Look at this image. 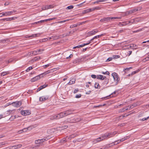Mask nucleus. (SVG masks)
<instances>
[{
  "instance_id": "10",
  "label": "nucleus",
  "mask_w": 149,
  "mask_h": 149,
  "mask_svg": "<svg viewBox=\"0 0 149 149\" xmlns=\"http://www.w3.org/2000/svg\"><path fill=\"white\" fill-rule=\"evenodd\" d=\"M21 114L24 116H27L30 114V113L29 110L23 111H21Z\"/></svg>"
},
{
  "instance_id": "26",
  "label": "nucleus",
  "mask_w": 149,
  "mask_h": 149,
  "mask_svg": "<svg viewBox=\"0 0 149 149\" xmlns=\"http://www.w3.org/2000/svg\"><path fill=\"white\" fill-rule=\"evenodd\" d=\"M40 35V33L35 34L29 36V37H36L39 36Z\"/></svg>"
},
{
  "instance_id": "15",
  "label": "nucleus",
  "mask_w": 149,
  "mask_h": 149,
  "mask_svg": "<svg viewBox=\"0 0 149 149\" xmlns=\"http://www.w3.org/2000/svg\"><path fill=\"white\" fill-rule=\"evenodd\" d=\"M134 22V21L132 20L126 22H123V23L122 25L123 26H125L130 23H131L132 24H133Z\"/></svg>"
},
{
  "instance_id": "11",
  "label": "nucleus",
  "mask_w": 149,
  "mask_h": 149,
  "mask_svg": "<svg viewBox=\"0 0 149 149\" xmlns=\"http://www.w3.org/2000/svg\"><path fill=\"white\" fill-rule=\"evenodd\" d=\"M53 7H54V6L53 5H46L45 6V7H42V9H43V10L47 9H48L53 8Z\"/></svg>"
},
{
  "instance_id": "61",
  "label": "nucleus",
  "mask_w": 149,
  "mask_h": 149,
  "mask_svg": "<svg viewBox=\"0 0 149 149\" xmlns=\"http://www.w3.org/2000/svg\"><path fill=\"white\" fill-rule=\"evenodd\" d=\"M136 46V45L135 44H132L130 46V47H135Z\"/></svg>"
},
{
  "instance_id": "40",
  "label": "nucleus",
  "mask_w": 149,
  "mask_h": 149,
  "mask_svg": "<svg viewBox=\"0 0 149 149\" xmlns=\"http://www.w3.org/2000/svg\"><path fill=\"white\" fill-rule=\"evenodd\" d=\"M69 20H70V19L65 20H64L63 21H61L58 22V23H61L65 22H66L67 21H68Z\"/></svg>"
},
{
  "instance_id": "42",
  "label": "nucleus",
  "mask_w": 149,
  "mask_h": 149,
  "mask_svg": "<svg viewBox=\"0 0 149 149\" xmlns=\"http://www.w3.org/2000/svg\"><path fill=\"white\" fill-rule=\"evenodd\" d=\"M14 18H6L4 19L6 20L7 21H10L14 19Z\"/></svg>"
},
{
  "instance_id": "45",
  "label": "nucleus",
  "mask_w": 149,
  "mask_h": 149,
  "mask_svg": "<svg viewBox=\"0 0 149 149\" xmlns=\"http://www.w3.org/2000/svg\"><path fill=\"white\" fill-rule=\"evenodd\" d=\"M91 42H92L90 40L89 41H88V43H84L83 44H84V46L85 45H89V44H90V43H91Z\"/></svg>"
},
{
  "instance_id": "38",
  "label": "nucleus",
  "mask_w": 149,
  "mask_h": 149,
  "mask_svg": "<svg viewBox=\"0 0 149 149\" xmlns=\"http://www.w3.org/2000/svg\"><path fill=\"white\" fill-rule=\"evenodd\" d=\"M101 73L104 74H106L107 75H109V72L108 71H106L105 72H102Z\"/></svg>"
},
{
  "instance_id": "2",
  "label": "nucleus",
  "mask_w": 149,
  "mask_h": 149,
  "mask_svg": "<svg viewBox=\"0 0 149 149\" xmlns=\"http://www.w3.org/2000/svg\"><path fill=\"white\" fill-rule=\"evenodd\" d=\"M72 113V111L71 110H68L64 112H61L56 116H54V119H59L62 118L63 117L69 114H71Z\"/></svg>"
},
{
  "instance_id": "9",
  "label": "nucleus",
  "mask_w": 149,
  "mask_h": 149,
  "mask_svg": "<svg viewBox=\"0 0 149 149\" xmlns=\"http://www.w3.org/2000/svg\"><path fill=\"white\" fill-rule=\"evenodd\" d=\"M141 9L140 8H137L132 9L129 11V14H132V13H136L138 10H140Z\"/></svg>"
},
{
  "instance_id": "48",
  "label": "nucleus",
  "mask_w": 149,
  "mask_h": 149,
  "mask_svg": "<svg viewBox=\"0 0 149 149\" xmlns=\"http://www.w3.org/2000/svg\"><path fill=\"white\" fill-rule=\"evenodd\" d=\"M77 27V25H76V24H74L72 25H71L70 26V28H74V27Z\"/></svg>"
},
{
  "instance_id": "7",
  "label": "nucleus",
  "mask_w": 149,
  "mask_h": 149,
  "mask_svg": "<svg viewBox=\"0 0 149 149\" xmlns=\"http://www.w3.org/2000/svg\"><path fill=\"white\" fill-rule=\"evenodd\" d=\"M33 126H29L27 128H24L23 129L20 130L19 132L20 133H22V132H26L28 130H30L33 128Z\"/></svg>"
},
{
  "instance_id": "59",
  "label": "nucleus",
  "mask_w": 149,
  "mask_h": 149,
  "mask_svg": "<svg viewBox=\"0 0 149 149\" xmlns=\"http://www.w3.org/2000/svg\"><path fill=\"white\" fill-rule=\"evenodd\" d=\"M54 37H55L54 36H53L52 37H50V38H48L47 39V40H50V39H54Z\"/></svg>"
},
{
  "instance_id": "31",
  "label": "nucleus",
  "mask_w": 149,
  "mask_h": 149,
  "mask_svg": "<svg viewBox=\"0 0 149 149\" xmlns=\"http://www.w3.org/2000/svg\"><path fill=\"white\" fill-rule=\"evenodd\" d=\"M74 8V6H73L71 5L69 6H68L66 8V9L67 10H70V9H72V8Z\"/></svg>"
},
{
  "instance_id": "24",
  "label": "nucleus",
  "mask_w": 149,
  "mask_h": 149,
  "mask_svg": "<svg viewBox=\"0 0 149 149\" xmlns=\"http://www.w3.org/2000/svg\"><path fill=\"white\" fill-rule=\"evenodd\" d=\"M1 42L3 43H7L9 42V40L8 39H4L1 40Z\"/></svg>"
},
{
  "instance_id": "56",
  "label": "nucleus",
  "mask_w": 149,
  "mask_h": 149,
  "mask_svg": "<svg viewBox=\"0 0 149 149\" xmlns=\"http://www.w3.org/2000/svg\"><path fill=\"white\" fill-rule=\"evenodd\" d=\"M91 77L95 79L97 77V76L95 75L92 74L91 75Z\"/></svg>"
},
{
  "instance_id": "21",
  "label": "nucleus",
  "mask_w": 149,
  "mask_h": 149,
  "mask_svg": "<svg viewBox=\"0 0 149 149\" xmlns=\"http://www.w3.org/2000/svg\"><path fill=\"white\" fill-rule=\"evenodd\" d=\"M104 81L103 83L104 85H107L108 84L109 82V79L108 78L105 77V78H104Z\"/></svg>"
},
{
  "instance_id": "32",
  "label": "nucleus",
  "mask_w": 149,
  "mask_h": 149,
  "mask_svg": "<svg viewBox=\"0 0 149 149\" xmlns=\"http://www.w3.org/2000/svg\"><path fill=\"white\" fill-rule=\"evenodd\" d=\"M1 14H3V15H5V16L10 15L8 12H6L5 13L2 12L1 13Z\"/></svg>"
},
{
  "instance_id": "27",
  "label": "nucleus",
  "mask_w": 149,
  "mask_h": 149,
  "mask_svg": "<svg viewBox=\"0 0 149 149\" xmlns=\"http://www.w3.org/2000/svg\"><path fill=\"white\" fill-rule=\"evenodd\" d=\"M49 139V138L48 137L47 138V137H45L43 139H40V140H41L42 143L43 142Z\"/></svg>"
},
{
  "instance_id": "52",
  "label": "nucleus",
  "mask_w": 149,
  "mask_h": 149,
  "mask_svg": "<svg viewBox=\"0 0 149 149\" xmlns=\"http://www.w3.org/2000/svg\"><path fill=\"white\" fill-rule=\"evenodd\" d=\"M79 91V90L78 88H77L76 89H74V91L73 93H77Z\"/></svg>"
},
{
  "instance_id": "47",
  "label": "nucleus",
  "mask_w": 149,
  "mask_h": 149,
  "mask_svg": "<svg viewBox=\"0 0 149 149\" xmlns=\"http://www.w3.org/2000/svg\"><path fill=\"white\" fill-rule=\"evenodd\" d=\"M36 80H37V79H36V77H34L31 79V81L32 82L35 81Z\"/></svg>"
},
{
  "instance_id": "36",
  "label": "nucleus",
  "mask_w": 149,
  "mask_h": 149,
  "mask_svg": "<svg viewBox=\"0 0 149 149\" xmlns=\"http://www.w3.org/2000/svg\"><path fill=\"white\" fill-rule=\"evenodd\" d=\"M33 68L31 66H30L26 70V72H29L30 70H31L33 69Z\"/></svg>"
},
{
  "instance_id": "6",
  "label": "nucleus",
  "mask_w": 149,
  "mask_h": 149,
  "mask_svg": "<svg viewBox=\"0 0 149 149\" xmlns=\"http://www.w3.org/2000/svg\"><path fill=\"white\" fill-rule=\"evenodd\" d=\"M99 31L97 29L93 30H92L89 31L88 32V34L89 36L94 35L96 33L98 32Z\"/></svg>"
},
{
  "instance_id": "58",
  "label": "nucleus",
  "mask_w": 149,
  "mask_h": 149,
  "mask_svg": "<svg viewBox=\"0 0 149 149\" xmlns=\"http://www.w3.org/2000/svg\"><path fill=\"white\" fill-rule=\"evenodd\" d=\"M100 2H101L100 0H97L95 1V2H94L93 3L94 4H95V3H100Z\"/></svg>"
},
{
  "instance_id": "19",
  "label": "nucleus",
  "mask_w": 149,
  "mask_h": 149,
  "mask_svg": "<svg viewBox=\"0 0 149 149\" xmlns=\"http://www.w3.org/2000/svg\"><path fill=\"white\" fill-rule=\"evenodd\" d=\"M104 78H105V76L101 75H97V79H99L101 80H104Z\"/></svg>"
},
{
  "instance_id": "33",
  "label": "nucleus",
  "mask_w": 149,
  "mask_h": 149,
  "mask_svg": "<svg viewBox=\"0 0 149 149\" xmlns=\"http://www.w3.org/2000/svg\"><path fill=\"white\" fill-rule=\"evenodd\" d=\"M89 12H89V9H87L86 10H83V11L82 13H83L85 14V13H88Z\"/></svg>"
},
{
  "instance_id": "23",
  "label": "nucleus",
  "mask_w": 149,
  "mask_h": 149,
  "mask_svg": "<svg viewBox=\"0 0 149 149\" xmlns=\"http://www.w3.org/2000/svg\"><path fill=\"white\" fill-rule=\"evenodd\" d=\"M9 73L10 72L9 71L4 72L1 73V76H3Z\"/></svg>"
},
{
  "instance_id": "35",
  "label": "nucleus",
  "mask_w": 149,
  "mask_h": 149,
  "mask_svg": "<svg viewBox=\"0 0 149 149\" xmlns=\"http://www.w3.org/2000/svg\"><path fill=\"white\" fill-rule=\"evenodd\" d=\"M32 55H36L37 54H38V53L37 51L36 50L33 51L32 53Z\"/></svg>"
},
{
  "instance_id": "54",
  "label": "nucleus",
  "mask_w": 149,
  "mask_h": 149,
  "mask_svg": "<svg viewBox=\"0 0 149 149\" xmlns=\"http://www.w3.org/2000/svg\"><path fill=\"white\" fill-rule=\"evenodd\" d=\"M112 60V58H111L110 57L109 58L106 60V62H109L110 61H111Z\"/></svg>"
},
{
  "instance_id": "53",
  "label": "nucleus",
  "mask_w": 149,
  "mask_h": 149,
  "mask_svg": "<svg viewBox=\"0 0 149 149\" xmlns=\"http://www.w3.org/2000/svg\"><path fill=\"white\" fill-rule=\"evenodd\" d=\"M37 51L38 52V54H40L41 53H40V52L41 51H42L43 50L41 49H39L37 50Z\"/></svg>"
},
{
  "instance_id": "46",
  "label": "nucleus",
  "mask_w": 149,
  "mask_h": 149,
  "mask_svg": "<svg viewBox=\"0 0 149 149\" xmlns=\"http://www.w3.org/2000/svg\"><path fill=\"white\" fill-rule=\"evenodd\" d=\"M16 12V10H14L13 11L8 12L9 13V15H10L11 14L13 13H15Z\"/></svg>"
},
{
  "instance_id": "18",
  "label": "nucleus",
  "mask_w": 149,
  "mask_h": 149,
  "mask_svg": "<svg viewBox=\"0 0 149 149\" xmlns=\"http://www.w3.org/2000/svg\"><path fill=\"white\" fill-rule=\"evenodd\" d=\"M54 70L53 69H50L45 72L43 73H42V74H43V76L44 75H45L51 72H52Z\"/></svg>"
},
{
  "instance_id": "60",
  "label": "nucleus",
  "mask_w": 149,
  "mask_h": 149,
  "mask_svg": "<svg viewBox=\"0 0 149 149\" xmlns=\"http://www.w3.org/2000/svg\"><path fill=\"white\" fill-rule=\"evenodd\" d=\"M56 19V17H53V18H51L49 19H48V20L49 21H51V20H53L55 19Z\"/></svg>"
},
{
  "instance_id": "8",
  "label": "nucleus",
  "mask_w": 149,
  "mask_h": 149,
  "mask_svg": "<svg viewBox=\"0 0 149 149\" xmlns=\"http://www.w3.org/2000/svg\"><path fill=\"white\" fill-rule=\"evenodd\" d=\"M49 97V96L48 95L43 96L41 97H40L39 98V100L40 101H45L47 100Z\"/></svg>"
},
{
  "instance_id": "20",
  "label": "nucleus",
  "mask_w": 149,
  "mask_h": 149,
  "mask_svg": "<svg viewBox=\"0 0 149 149\" xmlns=\"http://www.w3.org/2000/svg\"><path fill=\"white\" fill-rule=\"evenodd\" d=\"M104 35V34H101L99 35H98V36H95L93 38H92L90 40L91 41V42H92V41L93 40H94V39L98 38H100V37L102 36H103Z\"/></svg>"
},
{
  "instance_id": "3",
  "label": "nucleus",
  "mask_w": 149,
  "mask_h": 149,
  "mask_svg": "<svg viewBox=\"0 0 149 149\" xmlns=\"http://www.w3.org/2000/svg\"><path fill=\"white\" fill-rule=\"evenodd\" d=\"M120 19L121 17H107L101 19L100 20V21L102 22H108L112 21L114 19Z\"/></svg>"
},
{
  "instance_id": "43",
  "label": "nucleus",
  "mask_w": 149,
  "mask_h": 149,
  "mask_svg": "<svg viewBox=\"0 0 149 149\" xmlns=\"http://www.w3.org/2000/svg\"><path fill=\"white\" fill-rule=\"evenodd\" d=\"M94 8L95 10H99L100 9L101 7H100L97 6V7H94Z\"/></svg>"
},
{
  "instance_id": "12",
  "label": "nucleus",
  "mask_w": 149,
  "mask_h": 149,
  "mask_svg": "<svg viewBox=\"0 0 149 149\" xmlns=\"http://www.w3.org/2000/svg\"><path fill=\"white\" fill-rule=\"evenodd\" d=\"M68 139V136H67L65 137L64 138L61 139L60 140V142L62 143H64L69 141Z\"/></svg>"
},
{
  "instance_id": "30",
  "label": "nucleus",
  "mask_w": 149,
  "mask_h": 149,
  "mask_svg": "<svg viewBox=\"0 0 149 149\" xmlns=\"http://www.w3.org/2000/svg\"><path fill=\"white\" fill-rule=\"evenodd\" d=\"M36 78V79H37V80H39L40 79L41 77H43V74H39L38 76L35 77Z\"/></svg>"
},
{
  "instance_id": "37",
  "label": "nucleus",
  "mask_w": 149,
  "mask_h": 149,
  "mask_svg": "<svg viewBox=\"0 0 149 149\" xmlns=\"http://www.w3.org/2000/svg\"><path fill=\"white\" fill-rule=\"evenodd\" d=\"M49 21L48 20V19H45V20H41L40 22H36L35 23H36V24H37V23H39L40 22H47V21Z\"/></svg>"
},
{
  "instance_id": "62",
  "label": "nucleus",
  "mask_w": 149,
  "mask_h": 149,
  "mask_svg": "<svg viewBox=\"0 0 149 149\" xmlns=\"http://www.w3.org/2000/svg\"><path fill=\"white\" fill-rule=\"evenodd\" d=\"M131 108V107H126L125 108V111L126 110H127L129 109H130Z\"/></svg>"
},
{
  "instance_id": "55",
  "label": "nucleus",
  "mask_w": 149,
  "mask_h": 149,
  "mask_svg": "<svg viewBox=\"0 0 149 149\" xmlns=\"http://www.w3.org/2000/svg\"><path fill=\"white\" fill-rule=\"evenodd\" d=\"M50 65L49 64H47L45 65H44L43 66V67L44 68H46L48 67Z\"/></svg>"
},
{
  "instance_id": "49",
  "label": "nucleus",
  "mask_w": 149,
  "mask_h": 149,
  "mask_svg": "<svg viewBox=\"0 0 149 149\" xmlns=\"http://www.w3.org/2000/svg\"><path fill=\"white\" fill-rule=\"evenodd\" d=\"M81 94L76 95L75 96L76 98H78L80 97H81Z\"/></svg>"
},
{
  "instance_id": "13",
  "label": "nucleus",
  "mask_w": 149,
  "mask_h": 149,
  "mask_svg": "<svg viewBox=\"0 0 149 149\" xmlns=\"http://www.w3.org/2000/svg\"><path fill=\"white\" fill-rule=\"evenodd\" d=\"M77 134H74L71 135H70L69 136H68V140L69 141L72 138H73L75 137L76 136H77Z\"/></svg>"
},
{
  "instance_id": "16",
  "label": "nucleus",
  "mask_w": 149,
  "mask_h": 149,
  "mask_svg": "<svg viewBox=\"0 0 149 149\" xmlns=\"http://www.w3.org/2000/svg\"><path fill=\"white\" fill-rule=\"evenodd\" d=\"M22 145L21 144H18L16 145L13 146L11 147L12 149H17L18 148H21Z\"/></svg>"
},
{
  "instance_id": "14",
  "label": "nucleus",
  "mask_w": 149,
  "mask_h": 149,
  "mask_svg": "<svg viewBox=\"0 0 149 149\" xmlns=\"http://www.w3.org/2000/svg\"><path fill=\"white\" fill-rule=\"evenodd\" d=\"M80 120V119L79 118H73L70 120V121H68L70 123H75L79 121Z\"/></svg>"
},
{
  "instance_id": "1",
  "label": "nucleus",
  "mask_w": 149,
  "mask_h": 149,
  "mask_svg": "<svg viewBox=\"0 0 149 149\" xmlns=\"http://www.w3.org/2000/svg\"><path fill=\"white\" fill-rule=\"evenodd\" d=\"M116 134V132H113L109 133H105L102 135V137H99L96 139V142H98L101 140H103L107 137H110L113 136Z\"/></svg>"
},
{
  "instance_id": "22",
  "label": "nucleus",
  "mask_w": 149,
  "mask_h": 149,
  "mask_svg": "<svg viewBox=\"0 0 149 149\" xmlns=\"http://www.w3.org/2000/svg\"><path fill=\"white\" fill-rule=\"evenodd\" d=\"M76 79L74 78H72L70 80L69 82L68 83V85H71L74 84L75 83Z\"/></svg>"
},
{
  "instance_id": "34",
  "label": "nucleus",
  "mask_w": 149,
  "mask_h": 149,
  "mask_svg": "<svg viewBox=\"0 0 149 149\" xmlns=\"http://www.w3.org/2000/svg\"><path fill=\"white\" fill-rule=\"evenodd\" d=\"M132 68V67H130L129 68H125L124 70V71L125 72V73H127V71L129 70L130 69H131Z\"/></svg>"
},
{
  "instance_id": "64",
  "label": "nucleus",
  "mask_w": 149,
  "mask_h": 149,
  "mask_svg": "<svg viewBox=\"0 0 149 149\" xmlns=\"http://www.w3.org/2000/svg\"><path fill=\"white\" fill-rule=\"evenodd\" d=\"M137 72L136 71H133V72H132V73H131V74L133 75L134 74H136V73Z\"/></svg>"
},
{
  "instance_id": "63",
  "label": "nucleus",
  "mask_w": 149,
  "mask_h": 149,
  "mask_svg": "<svg viewBox=\"0 0 149 149\" xmlns=\"http://www.w3.org/2000/svg\"><path fill=\"white\" fill-rule=\"evenodd\" d=\"M15 118V116H11L10 118V120H13V119H14Z\"/></svg>"
},
{
  "instance_id": "51",
  "label": "nucleus",
  "mask_w": 149,
  "mask_h": 149,
  "mask_svg": "<svg viewBox=\"0 0 149 149\" xmlns=\"http://www.w3.org/2000/svg\"><path fill=\"white\" fill-rule=\"evenodd\" d=\"M89 10V12H91V11H92L95 10L94 7H93L91 8H88Z\"/></svg>"
},
{
  "instance_id": "29",
  "label": "nucleus",
  "mask_w": 149,
  "mask_h": 149,
  "mask_svg": "<svg viewBox=\"0 0 149 149\" xmlns=\"http://www.w3.org/2000/svg\"><path fill=\"white\" fill-rule=\"evenodd\" d=\"M35 143L36 144H40L42 143L40 139L36 140Z\"/></svg>"
},
{
  "instance_id": "28",
  "label": "nucleus",
  "mask_w": 149,
  "mask_h": 149,
  "mask_svg": "<svg viewBox=\"0 0 149 149\" xmlns=\"http://www.w3.org/2000/svg\"><path fill=\"white\" fill-rule=\"evenodd\" d=\"M94 86L95 88H96L99 89L100 88V86L97 83H95Z\"/></svg>"
},
{
  "instance_id": "57",
  "label": "nucleus",
  "mask_w": 149,
  "mask_h": 149,
  "mask_svg": "<svg viewBox=\"0 0 149 149\" xmlns=\"http://www.w3.org/2000/svg\"><path fill=\"white\" fill-rule=\"evenodd\" d=\"M125 111V108H123L122 109H120L119 111V112H122Z\"/></svg>"
},
{
  "instance_id": "50",
  "label": "nucleus",
  "mask_w": 149,
  "mask_h": 149,
  "mask_svg": "<svg viewBox=\"0 0 149 149\" xmlns=\"http://www.w3.org/2000/svg\"><path fill=\"white\" fill-rule=\"evenodd\" d=\"M13 59L12 58H10L9 60L8 61H7L8 62V63H10L12 62L13 61Z\"/></svg>"
},
{
  "instance_id": "25",
  "label": "nucleus",
  "mask_w": 149,
  "mask_h": 149,
  "mask_svg": "<svg viewBox=\"0 0 149 149\" xmlns=\"http://www.w3.org/2000/svg\"><path fill=\"white\" fill-rule=\"evenodd\" d=\"M127 136L125 137H124V138H122L121 139H120V140H118L116 142H117V143H119L120 142H122V141H124L126 139H127ZM117 144V143H116Z\"/></svg>"
},
{
  "instance_id": "39",
  "label": "nucleus",
  "mask_w": 149,
  "mask_h": 149,
  "mask_svg": "<svg viewBox=\"0 0 149 149\" xmlns=\"http://www.w3.org/2000/svg\"><path fill=\"white\" fill-rule=\"evenodd\" d=\"M143 30V29H139L136 31H133V33H137V32H140V31H141Z\"/></svg>"
},
{
  "instance_id": "5",
  "label": "nucleus",
  "mask_w": 149,
  "mask_h": 149,
  "mask_svg": "<svg viewBox=\"0 0 149 149\" xmlns=\"http://www.w3.org/2000/svg\"><path fill=\"white\" fill-rule=\"evenodd\" d=\"M10 104H12L13 106L16 107H19L22 104V102L20 101H16L15 102L10 103Z\"/></svg>"
},
{
  "instance_id": "17",
  "label": "nucleus",
  "mask_w": 149,
  "mask_h": 149,
  "mask_svg": "<svg viewBox=\"0 0 149 149\" xmlns=\"http://www.w3.org/2000/svg\"><path fill=\"white\" fill-rule=\"evenodd\" d=\"M47 84H44L43 85L41 86H40V87L38 88L37 90V92H38L42 89L45 88V87H47Z\"/></svg>"
},
{
  "instance_id": "41",
  "label": "nucleus",
  "mask_w": 149,
  "mask_h": 149,
  "mask_svg": "<svg viewBox=\"0 0 149 149\" xmlns=\"http://www.w3.org/2000/svg\"><path fill=\"white\" fill-rule=\"evenodd\" d=\"M149 118V116H148V117L146 118H142L140 120L143 121H144L145 120H147Z\"/></svg>"
},
{
  "instance_id": "44",
  "label": "nucleus",
  "mask_w": 149,
  "mask_h": 149,
  "mask_svg": "<svg viewBox=\"0 0 149 149\" xmlns=\"http://www.w3.org/2000/svg\"><path fill=\"white\" fill-rule=\"evenodd\" d=\"M120 56L119 55H116L113 56V58L114 59L117 58H120Z\"/></svg>"
},
{
  "instance_id": "4",
  "label": "nucleus",
  "mask_w": 149,
  "mask_h": 149,
  "mask_svg": "<svg viewBox=\"0 0 149 149\" xmlns=\"http://www.w3.org/2000/svg\"><path fill=\"white\" fill-rule=\"evenodd\" d=\"M112 75L113 77L114 81H116V84H117L120 81V79L118 78L117 74L116 72H113L112 73Z\"/></svg>"
}]
</instances>
